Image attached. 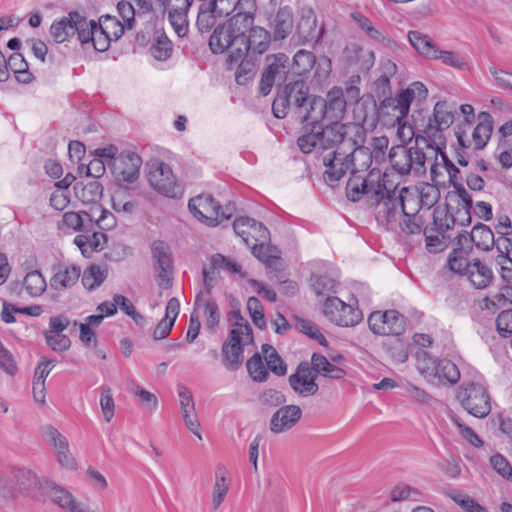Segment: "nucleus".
<instances>
[{
	"mask_svg": "<svg viewBox=\"0 0 512 512\" xmlns=\"http://www.w3.org/2000/svg\"><path fill=\"white\" fill-rule=\"evenodd\" d=\"M466 276L477 289L486 288L493 280L492 270L478 258L471 261V267Z\"/></svg>",
	"mask_w": 512,
	"mask_h": 512,
	"instance_id": "obj_31",
	"label": "nucleus"
},
{
	"mask_svg": "<svg viewBox=\"0 0 512 512\" xmlns=\"http://www.w3.org/2000/svg\"><path fill=\"white\" fill-rule=\"evenodd\" d=\"M148 181L156 191L169 198H179L183 194L170 166L160 160L148 163Z\"/></svg>",
	"mask_w": 512,
	"mask_h": 512,
	"instance_id": "obj_6",
	"label": "nucleus"
},
{
	"mask_svg": "<svg viewBox=\"0 0 512 512\" xmlns=\"http://www.w3.org/2000/svg\"><path fill=\"white\" fill-rule=\"evenodd\" d=\"M280 91L289 100L301 122H305V112L309 111L311 99L315 97L309 95V87L305 81L300 79L289 82Z\"/></svg>",
	"mask_w": 512,
	"mask_h": 512,
	"instance_id": "obj_17",
	"label": "nucleus"
},
{
	"mask_svg": "<svg viewBox=\"0 0 512 512\" xmlns=\"http://www.w3.org/2000/svg\"><path fill=\"white\" fill-rule=\"evenodd\" d=\"M173 44L165 34L158 36L150 48L152 56L158 61H166L171 57Z\"/></svg>",
	"mask_w": 512,
	"mask_h": 512,
	"instance_id": "obj_53",
	"label": "nucleus"
},
{
	"mask_svg": "<svg viewBox=\"0 0 512 512\" xmlns=\"http://www.w3.org/2000/svg\"><path fill=\"white\" fill-rule=\"evenodd\" d=\"M230 320L233 321L232 325L234 328L232 330H238L242 332V336H244L245 343H253V332L248 321L241 315L240 310H233L230 312Z\"/></svg>",
	"mask_w": 512,
	"mask_h": 512,
	"instance_id": "obj_59",
	"label": "nucleus"
},
{
	"mask_svg": "<svg viewBox=\"0 0 512 512\" xmlns=\"http://www.w3.org/2000/svg\"><path fill=\"white\" fill-rule=\"evenodd\" d=\"M435 54L436 57H433L431 60H441L443 64L460 70L466 69L468 66L464 57L456 52L444 51L437 48Z\"/></svg>",
	"mask_w": 512,
	"mask_h": 512,
	"instance_id": "obj_58",
	"label": "nucleus"
},
{
	"mask_svg": "<svg viewBox=\"0 0 512 512\" xmlns=\"http://www.w3.org/2000/svg\"><path fill=\"white\" fill-rule=\"evenodd\" d=\"M79 13L71 11L67 16L55 20L50 27V34L56 43H63L74 36V26L77 25Z\"/></svg>",
	"mask_w": 512,
	"mask_h": 512,
	"instance_id": "obj_26",
	"label": "nucleus"
},
{
	"mask_svg": "<svg viewBox=\"0 0 512 512\" xmlns=\"http://www.w3.org/2000/svg\"><path fill=\"white\" fill-rule=\"evenodd\" d=\"M235 233L240 236L246 245H250L252 240L268 241L270 239L269 230L260 222L253 218L239 217L233 222Z\"/></svg>",
	"mask_w": 512,
	"mask_h": 512,
	"instance_id": "obj_23",
	"label": "nucleus"
},
{
	"mask_svg": "<svg viewBox=\"0 0 512 512\" xmlns=\"http://www.w3.org/2000/svg\"><path fill=\"white\" fill-rule=\"evenodd\" d=\"M403 221L400 222L401 230L406 234H419L421 233L424 225L423 217L419 214L418 209L413 211L406 210V214H403Z\"/></svg>",
	"mask_w": 512,
	"mask_h": 512,
	"instance_id": "obj_51",
	"label": "nucleus"
},
{
	"mask_svg": "<svg viewBox=\"0 0 512 512\" xmlns=\"http://www.w3.org/2000/svg\"><path fill=\"white\" fill-rule=\"evenodd\" d=\"M385 335H401L405 332V317L396 310L385 311Z\"/></svg>",
	"mask_w": 512,
	"mask_h": 512,
	"instance_id": "obj_48",
	"label": "nucleus"
},
{
	"mask_svg": "<svg viewBox=\"0 0 512 512\" xmlns=\"http://www.w3.org/2000/svg\"><path fill=\"white\" fill-rule=\"evenodd\" d=\"M456 237H465L472 247L475 245L478 249L484 251L492 249L496 240L492 230L483 223L476 224L470 234L460 232Z\"/></svg>",
	"mask_w": 512,
	"mask_h": 512,
	"instance_id": "obj_24",
	"label": "nucleus"
},
{
	"mask_svg": "<svg viewBox=\"0 0 512 512\" xmlns=\"http://www.w3.org/2000/svg\"><path fill=\"white\" fill-rule=\"evenodd\" d=\"M408 144L396 145L390 149L389 161L392 168L400 175H407Z\"/></svg>",
	"mask_w": 512,
	"mask_h": 512,
	"instance_id": "obj_47",
	"label": "nucleus"
},
{
	"mask_svg": "<svg viewBox=\"0 0 512 512\" xmlns=\"http://www.w3.org/2000/svg\"><path fill=\"white\" fill-rule=\"evenodd\" d=\"M454 228V220L450 215L449 208L443 209L436 207L433 211V223L428 226V229L435 231L436 233L447 234L449 230Z\"/></svg>",
	"mask_w": 512,
	"mask_h": 512,
	"instance_id": "obj_45",
	"label": "nucleus"
},
{
	"mask_svg": "<svg viewBox=\"0 0 512 512\" xmlns=\"http://www.w3.org/2000/svg\"><path fill=\"white\" fill-rule=\"evenodd\" d=\"M381 202L383 209L379 213H382L387 223H391L395 222L398 216L406 214L409 205L417 204V199L407 187H402L399 190L397 186L393 189H388L385 186Z\"/></svg>",
	"mask_w": 512,
	"mask_h": 512,
	"instance_id": "obj_7",
	"label": "nucleus"
},
{
	"mask_svg": "<svg viewBox=\"0 0 512 512\" xmlns=\"http://www.w3.org/2000/svg\"><path fill=\"white\" fill-rule=\"evenodd\" d=\"M496 328L501 337L512 336V309L503 310L498 314Z\"/></svg>",
	"mask_w": 512,
	"mask_h": 512,
	"instance_id": "obj_64",
	"label": "nucleus"
},
{
	"mask_svg": "<svg viewBox=\"0 0 512 512\" xmlns=\"http://www.w3.org/2000/svg\"><path fill=\"white\" fill-rule=\"evenodd\" d=\"M408 39L413 48L426 59L431 60L436 57L437 46L428 35L419 31H410Z\"/></svg>",
	"mask_w": 512,
	"mask_h": 512,
	"instance_id": "obj_37",
	"label": "nucleus"
},
{
	"mask_svg": "<svg viewBox=\"0 0 512 512\" xmlns=\"http://www.w3.org/2000/svg\"><path fill=\"white\" fill-rule=\"evenodd\" d=\"M271 34L268 30L260 26H254L244 38V45L240 44L233 48L228 55L230 65L237 63L242 57L248 56L251 51L253 54H263L270 46Z\"/></svg>",
	"mask_w": 512,
	"mask_h": 512,
	"instance_id": "obj_11",
	"label": "nucleus"
},
{
	"mask_svg": "<svg viewBox=\"0 0 512 512\" xmlns=\"http://www.w3.org/2000/svg\"><path fill=\"white\" fill-rule=\"evenodd\" d=\"M325 33L324 25H318L317 16L312 8H302L296 24L295 34L299 44H318Z\"/></svg>",
	"mask_w": 512,
	"mask_h": 512,
	"instance_id": "obj_13",
	"label": "nucleus"
},
{
	"mask_svg": "<svg viewBox=\"0 0 512 512\" xmlns=\"http://www.w3.org/2000/svg\"><path fill=\"white\" fill-rule=\"evenodd\" d=\"M456 109L450 106L446 101H438L433 110L432 117L428 118L425 124L418 125L414 120L415 128L426 135V137L434 144H443V130L450 127L454 121Z\"/></svg>",
	"mask_w": 512,
	"mask_h": 512,
	"instance_id": "obj_4",
	"label": "nucleus"
},
{
	"mask_svg": "<svg viewBox=\"0 0 512 512\" xmlns=\"http://www.w3.org/2000/svg\"><path fill=\"white\" fill-rule=\"evenodd\" d=\"M180 302L176 297L169 299L166 305V315L153 331V338L155 340H162L166 338L174 326L175 320L179 314Z\"/></svg>",
	"mask_w": 512,
	"mask_h": 512,
	"instance_id": "obj_29",
	"label": "nucleus"
},
{
	"mask_svg": "<svg viewBox=\"0 0 512 512\" xmlns=\"http://www.w3.org/2000/svg\"><path fill=\"white\" fill-rule=\"evenodd\" d=\"M50 497L55 504L66 512H95L78 502L72 493L60 486L52 487Z\"/></svg>",
	"mask_w": 512,
	"mask_h": 512,
	"instance_id": "obj_27",
	"label": "nucleus"
},
{
	"mask_svg": "<svg viewBox=\"0 0 512 512\" xmlns=\"http://www.w3.org/2000/svg\"><path fill=\"white\" fill-rule=\"evenodd\" d=\"M254 17L233 15L224 24L215 28L209 39V46L213 53L236 48L239 44L244 45V38L247 32L253 28Z\"/></svg>",
	"mask_w": 512,
	"mask_h": 512,
	"instance_id": "obj_1",
	"label": "nucleus"
},
{
	"mask_svg": "<svg viewBox=\"0 0 512 512\" xmlns=\"http://www.w3.org/2000/svg\"><path fill=\"white\" fill-rule=\"evenodd\" d=\"M426 248L430 253H438L446 249L451 241V236L443 233H436L426 226L423 230Z\"/></svg>",
	"mask_w": 512,
	"mask_h": 512,
	"instance_id": "obj_44",
	"label": "nucleus"
},
{
	"mask_svg": "<svg viewBox=\"0 0 512 512\" xmlns=\"http://www.w3.org/2000/svg\"><path fill=\"white\" fill-rule=\"evenodd\" d=\"M488 309H500L512 305V286L503 285L497 292L484 298Z\"/></svg>",
	"mask_w": 512,
	"mask_h": 512,
	"instance_id": "obj_42",
	"label": "nucleus"
},
{
	"mask_svg": "<svg viewBox=\"0 0 512 512\" xmlns=\"http://www.w3.org/2000/svg\"><path fill=\"white\" fill-rule=\"evenodd\" d=\"M15 477L19 489L23 492H30L38 487L37 476L30 470L19 469Z\"/></svg>",
	"mask_w": 512,
	"mask_h": 512,
	"instance_id": "obj_63",
	"label": "nucleus"
},
{
	"mask_svg": "<svg viewBox=\"0 0 512 512\" xmlns=\"http://www.w3.org/2000/svg\"><path fill=\"white\" fill-rule=\"evenodd\" d=\"M7 61L8 68L11 70L18 82L28 84L32 82L33 75L29 72V66L21 53H13Z\"/></svg>",
	"mask_w": 512,
	"mask_h": 512,
	"instance_id": "obj_38",
	"label": "nucleus"
},
{
	"mask_svg": "<svg viewBox=\"0 0 512 512\" xmlns=\"http://www.w3.org/2000/svg\"><path fill=\"white\" fill-rule=\"evenodd\" d=\"M322 162L326 168L323 173L324 181L332 188L338 185L339 181L353 166L351 153H348L343 147L323 154Z\"/></svg>",
	"mask_w": 512,
	"mask_h": 512,
	"instance_id": "obj_9",
	"label": "nucleus"
},
{
	"mask_svg": "<svg viewBox=\"0 0 512 512\" xmlns=\"http://www.w3.org/2000/svg\"><path fill=\"white\" fill-rule=\"evenodd\" d=\"M290 73L289 57L284 53L268 55L266 67L262 72L259 91L263 96L271 92L272 87L277 83L285 82Z\"/></svg>",
	"mask_w": 512,
	"mask_h": 512,
	"instance_id": "obj_8",
	"label": "nucleus"
},
{
	"mask_svg": "<svg viewBox=\"0 0 512 512\" xmlns=\"http://www.w3.org/2000/svg\"><path fill=\"white\" fill-rule=\"evenodd\" d=\"M242 332L231 330L228 339L222 345L223 364L230 371L238 370L244 360L243 352L245 343Z\"/></svg>",
	"mask_w": 512,
	"mask_h": 512,
	"instance_id": "obj_18",
	"label": "nucleus"
},
{
	"mask_svg": "<svg viewBox=\"0 0 512 512\" xmlns=\"http://www.w3.org/2000/svg\"><path fill=\"white\" fill-rule=\"evenodd\" d=\"M294 26L293 11L289 6L280 7L271 23L275 41L284 40L292 32Z\"/></svg>",
	"mask_w": 512,
	"mask_h": 512,
	"instance_id": "obj_25",
	"label": "nucleus"
},
{
	"mask_svg": "<svg viewBox=\"0 0 512 512\" xmlns=\"http://www.w3.org/2000/svg\"><path fill=\"white\" fill-rule=\"evenodd\" d=\"M427 139L425 137H420L416 135L415 137V145H410L411 142L408 143V164L405 169H407V175L413 173L415 175H422L426 172V155L423 152V149L419 147L420 143H427Z\"/></svg>",
	"mask_w": 512,
	"mask_h": 512,
	"instance_id": "obj_28",
	"label": "nucleus"
},
{
	"mask_svg": "<svg viewBox=\"0 0 512 512\" xmlns=\"http://www.w3.org/2000/svg\"><path fill=\"white\" fill-rule=\"evenodd\" d=\"M261 349L269 370L278 376H284L287 373V365L276 349L269 344H263Z\"/></svg>",
	"mask_w": 512,
	"mask_h": 512,
	"instance_id": "obj_40",
	"label": "nucleus"
},
{
	"mask_svg": "<svg viewBox=\"0 0 512 512\" xmlns=\"http://www.w3.org/2000/svg\"><path fill=\"white\" fill-rule=\"evenodd\" d=\"M247 309L253 323L260 329L266 327L264 318V309L261 301L257 297H249L247 301Z\"/></svg>",
	"mask_w": 512,
	"mask_h": 512,
	"instance_id": "obj_62",
	"label": "nucleus"
},
{
	"mask_svg": "<svg viewBox=\"0 0 512 512\" xmlns=\"http://www.w3.org/2000/svg\"><path fill=\"white\" fill-rule=\"evenodd\" d=\"M453 241L455 247L447 258L446 267L455 274L466 276L471 267L468 257L472 252V246L465 237L455 236Z\"/></svg>",
	"mask_w": 512,
	"mask_h": 512,
	"instance_id": "obj_20",
	"label": "nucleus"
},
{
	"mask_svg": "<svg viewBox=\"0 0 512 512\" xmlns=\"http://www.w3.org/2000/svg\"><path fill=\"white\" fill-rule=\"evenodd\" d=\"M23 286L31 297H39L45 292L47 284L41 272L34 270L26 274Z\"/></svg>",
	"mask_w": 512,
	"mask_h": 512,
	"instance_id": "obj_46",
	"label": "nucleus"
},
{
	"mask_svg": "<svg viewBox=\"0 0 512 512\" xmlns=\"http://www.w3.org/2000/svg\"><path fill=\"white\" fill-rule=\"evenodd\" d=\"M348 135L353 132V137L345 136L344 149L351 153V157H354L356 152L366 154L368 148L364 147V141L366 137V131L363 126L357 124H347Z\"/></svg>",
	"mask_w": 512,
	"mask_h": 512,
	"instance_id": "obj_35",
	"label": "nucleus"
},
{
	"mask_svg": "<svg viewBox=\"0 0 512 512\" xmlns=\"http://www.w3.org/2000/svg\"><path fill=\"white\" fill-rule=\"evenodd\" d=\"M74 189L77 197L83 203L96 204L103 195V186L97 180L89 181L87 184L82 185L81 188H79V184H76Z\"/></svg>",
	"mask_w": 512,
	"mask_h": 512,
	"instance_id": "obj_39",
	"label": "nucleus"
},
{
	"mask_svg": "<svg viewBox=\"0 0 512 512\" xmlns=\"http://www.w3.org/2000/svg\"><path fill=\"white\" fill-rule=\"evenodd\" d=\"M417 199V204H413L414 206L420 205L421 208L426 207L430 209L434 206L440 197L439 189L431 184H426L420 190L419 196H415Z\"/></svg>",
	"mask_w": 512,
	"mask_h": 512,
	"instance_id": "obj_56",
	"label": "nucleus"
},
{
	"mask_svg": "<svg viewBox=\"0 0 512 512\" xmlns=\"http://www.w3.org/2000/svg\"><path fill=\"white\" fill-rule=\"evenodd\" d=\"M81 275V270L76 266L65 267L56 272L50 280V285L55 290H64L75 285Z\"/></svg>",
	"mask_w": 512,
	"mask_h": 512,
	"instance_id": "obj_36",
	"label": "nucleus"
},
{
	"mask_svg": "<svg viewBox=\"0 0 512 512\" xmlns=\"http://www.w3.org/2000/svg\"><path fill=\"white\" fill-rule=\"evenodd\" d=\"M267 241H255L252 240L251 244L248 245L251 247L252 254L263 262L266 265V268H272V265L277 264V258L279 256L275 255L274 252H277L276 247L265 246Z\"/></svg>",
	"mask_w": 512,
	"mask_h": 512,
	"instance_id": "obj_41",
	"label": "nucleus"
},
{
	"mask_svg": "<svg viewBox=\"0 0 512 512\" xmlns=\"http://www.w3.org/2000/svg\"><path fill=\"white\" fill-rule=\"evenodd\" d=\"M190 212L199 220L205 221L210 226L217 225V216L221 205L215 201L212 195H199L189 200Z\"/></svg>",
	"mask_w": 512,
	"mask_h": 512,
	"instance_id": "obj_22",
	"label": "nucleus"
},
{
	"mask_svg": "<svg viewBox=\"0 0 512 512\" xmlns=\"http://www.w3.org/2000/svg\"><path fill=\"white\" fill-rule=\"evenodd\" d=\"M107 241L108 237L105 233L95 231H93L91 235H77L74 239V243L85 257H90L95 251L103 250Z\"/></svg>",
	"mask_w": 512,
	"mask_h": 512,
	"instance_id": "obj_30",
	"label": "nucleus"
},
{
	"mask_svg": "<svg viewBox=\"0 0 512 512\" xmlns=\"http://www.w3.org/2000/svg\"><path fill=\"white\" fill-rule=\"evenodd\" d=\"M302 418V410L298 405H282L271 416L269 429L274 434L285 433L294 428Z\"/></svg>",
	"mask_w": 512,
	"mask_h": 512,
	"instance_id": "obj_21",
	"label": "nucleus"
},
{
	"mask_svg": "<svg viewBox=\"0 0 512 512\" xmlns=\"http://www.w3.org/2000/svg\"><path fill=\"white\" fill-rule=\"evenodd\" d=\"M478 124L472 133V140L477 150L483 149L493 132V120L488 112H480Z\"/></svg>",
	"mask_w": 512,
	"mask_h": 512,
	"instance_id": "obj_32",
	"label": "nucleus"
},
{
	"mask_svg": "<svg viewBox=\"0 0 512 512\" xmlns=\"http://www.w3.org/2000/svg\"><path fill=\"white\" fill-rule=\"evenodd\" d=\"M385 189V180L378 173L376 176L370 173L367 178L358 175L357 171L352 170L351 177L346 185V195L348 199L357 202L363 195H367L373 204L379 205L383 198Z\"/></svg>",
	"mask_w": 512,
	"mask_h": 512,
	"instance_id": "obj_3",
	"label": "nucleus"
},
{
	"mask_svg": "<svg viewBox=\"0 0 512 512\" xmlns=\"http://www.w3.org/2000/svg\"><path fill=\"white\" fill-rule=\"evenodd\" d=\"M100 391V406L102 414L105 421L110 422L115 414V402L113 399L112 389L107 385H103L100 387Z\"/></svg>",
	"mask_w": 512,
	"mask_h": 512,
	"instance_id": "obj_57",
	"label": "nucleus"
},
{
	"mask_svg": "<svg viewBox=\"0 0 512 512\" xmlns=\"http://www.w3.org/2000/svg\"><path fill=\"white\" fill-rule=\"evenodd\" d=\"M305 123V133L298 138L297 144L303 153L308 154L312 152L314 148L319 149V138L317 133L318 122L315 124L308 122Z\"/></svg>",
	"mask_w": 512,
	"mask_h": 512,
	"instance_id": "obj_43",
	"label": "nucleus"
},
{
	"mask_svg": "<svg viewBox=\"0 0 512 512\" xmlns=\"http://www.w3.org/2000/svg\"><path fill=\"white\" fill-rule=\"evenodd\" d=\"M294 66L298 75L310 72L316 64V56L307 50H299L293 57Z\"/></svg>",
	"mask_w": 512,
	"mask_h": 512,
	"instance_id": "obj_54",
	"label": "nucleus"
},
{
	"mask_svg": "<svg viewBox=\"0 0 512 512\" xmlns=\"http://www.w3.org/2000/svg\"><path fill=\"white\" fill-rule=\"evenodd\" d=\"M92 27L94 28L93 37L91 43L96 51L105 52L109 49L111 43V32L106 31L102 19H99V23L93 22Z\"/></svg>",
	"mask_w": 512,
	"mask_h": 512,
	"instance_id": "obj_50",
	"label": "nucleus"
},
{
	"mask_svg": "<svg viewBox=\"0 0 512 512\" xmlns=\"http://www.w3.org/2000/svg\"><path fill=\"white\" fill-rule=\"evenodd\" d=\"M317 375L313 373L310 364L302 361L296 371L288 378L292 390L301 397H310L317 394L319 386L316 383Z\"/></svg>",
	"mask_w": 512,
	"mask_h": 512,
	"instance_id": "obj_16",
	"label": "nucleus"
},
{
	"mask_svg": "<svg viewBox=\"0 0 512 512\" xmlns=\"http://www.w3.org/2000/svg\"><path fill=\"white\" fill-rule=\"evenodd\" d=\"M413 100L412 92L409 90L404 89L397 94V114H394V117L399 125L401 124V120L407 117Z\"/></svg>",
	"mask_w": 512,
	"mask_h": 512,
	"instance_id": "obj_61",
	"label": "nucleus"
},
{
	"mask_svg": "<svg viewBox=\"0 0 512 512\" xmlns=\"http://www.w3.org/2000/svg\"><path fill=\"white\" fill-rule=\"evenodd\" d=\"M152 266L159 279L158 285L163 289L172 286L173 256L169 245L162 240H155L151 244Z\"/></svg>",
	"mask_w": 512,
	"mask_h": 512,
	"instance_id": "obj_10",
	"label": "nucleus"
},
{
	"mask_svg": "<svg viewBox=\"0 0 512 512\" xmlns=\"http://www.w3.org/2000/svg\"><path fill=\"white\" fill-rule=\"evenodd\" d=\"M446 199L457 204L456 210L451 206V204L447 205L449 210H452L450 215L454 220V226L456 224L461 226H467L471 224V210L473 208V200L471 195L461 183L454 184V190L448 192Z\"/></svg>",
	"mask_w": 512,
	"mask_h": 512,
	"instance_id": "obj_15",
	"label": "nucleus"
},
{
	"mask_svg": "<svg viewBox=\"0 0 512 512\" xmlns=\"http://www.w3.org/2000/svg\"><path fill=\"white\" fill-rule=\"evenodd\" d=\"M323 312L332 323L342 327L355 326L363 319L358 308L346 304L338 297H328L324 302Z\"/></svg>",
	"mask_w": 512,
	"mask_h": 512,
	"instance_id": "obj_12",
	"label": "nucleus"
},
{
	"mask_svg": "<svg viewBox=\"0 0 512 512\" xmlns=\"http://www.w3.org/2000/svg\"><path fill=\"white\" fill-rule=\"evenodd\" d=\"M235 74L236 82L239 85H245L253 79L256 73V65L250 55L242 57Z\"/></svg>",
	"mask_w": 512,
	"mask_h": 512,
	"instance_id": "obj_52",
	"label": "nucleus"
},
{
	"mask_svg": "<svg viewBox=\"0 0 512 512\" xmlns=\"http://www.w3.org/2000/svg\"><path fill=\"white\" fill-rule=\"evenodd\" d=\"M107 277V270L101 269L99 265L92 264L86 268L82 275V284L88 290L100 286Z\"/></svg>",
	"mask_w": 512,
	"mask_h": 512,
	"instance_id": "obj_49",
	"label": "nucleus"
},
{
	"mask_svg": "<svg viewBox=\"0 0 512 512\" xmlns=\"http://www.w3.org/2000/svg\"><path fill=\"white\" fill-rule=\"evenodd\" d=\"M434 376L440 384H456L460 379V372L455 363L448 359L437 360L434 365Z\"/></svg>",
	"mask_w": 512,
	"mask_h": 512,
	"instance_id": "obj_34",
	"label": "nucleus"
},
{
	"mask_svg": "<svg viewBox=\"0 0 512 512\" xmlns=\"http://www.w3.org/2000/svg\"><path fill=\"white\" fill-rule=\"evenodd\" d=\"M310 367L316 375L320 374L335 380L342 379L346 375L344 369L330 363L325 356L318 353L312 354Z\"/></svg>",
	"mask_w": 512,
	"mask_h": 512,
	"instance_id": "obj_33",
	"label": "nucleus"
},
{
	"mask_svg": "<svg viewBox=\"0 0 512 512\" xmlns=\"http://www.w3.org/2000/svg\"><path fill=\"white\" fill-rule=\"evenodd\" d=\"M457 399L468 413L477 418H484L491 411L490 395L481 383H463L457 392Z\"/></svg>",
	"mask_w": 512,
	"mask_h": 512,
	"instance_id": "obj_5",
	"label": "nucleus"
},
{
	"mask_svg": "<svg viewBox=\"0 0 512 512\" xmlns=\"http://www.w3.org/2000/svg\"><path fill=\"white\" fill-rule=\"evenodd\" d=\"M248 373L256 382H265L268 379V372L262 362L259 353H255L246 363Z\"/></svg>",
	"mask_w": 512,
	"mask_h": 512,
	"instance_id": "obj_55",
	"label": "nucleus"
},
{
	"mask_svg": "<svg viewBox=\"0 0 512 512\" xmlns=\"http://www.w3.org/2000/svg\"><path fill=\"white\" fill-rule=\"evenodd\" d=\"M258 401L262 406L278 407L286 403V396L279 390L268 388L263 390L259 396Z\"/></svg>",
	"mask_w": 512,
	"mask_h": 512,
	"instance_id": "obj_60",
	"label": "nucleus"
},
{
	"mask_svg": "<svg viewBox=\"0 0 512 512\" xmlns=\"http://www.w3.org/2000/svg\"><path fill=\"white\" fill-rule=\"evenodd\" d=\"M142 160L134 152H122L108 163L115 179L120 183H133L139 177Z\"/></svg>",
	"mask_w": 512,
	"mask_h": 512,
	"instance_id": "obj_14",
	"label": "nucleus"
},
{
	"mask_svg": "<svg viewBox=\"0 0 512 512\" xmlns=\"http://www.w3.org/2000/svg\"><path fill=\"white\" fill-rule=\"evenodd\" d=\"M347 102L340 87H333L328 91L326 98L319 96L311 99L310 108L305 112L304 121L308 123L320 122L324 117L332 121H339L346 112Z\"/></svg>",
	"mask_w": 512,
	"mask_h": 512,
	"instance_id": "obj_2",
	"label": "nucleus"
},
{
	"mask_svg": "<svg viewBox=\"0 0 512 512\" xmlns=\"http://www.w3.org/2000/svg\"><path fill=\"white\" fill-rule=\"evenodd\" d=\"M317 133L319 138V150L323 153L328 150H335L337 148H344L345 136H348L347 124L340 123L339 121H332L331 124L323 127L318 122Z\"/></svg>",
	"mask_w": 512,
	"mask_h": 512,
	"instance_id": "obj_19",
	"label": "nucleus"
}]
</instances>
